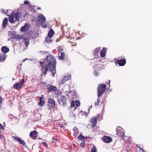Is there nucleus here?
<instances>
[{"instance_id": "f257e3e1", "label": "nucleus", "mask_w": 152, "mask_h": 152, "mask_svg": "<svg viewBox=\"0 0 152 152\" xmlns=\"http://www.w3.org/2000/svg\"><path fill=\"white\" fill-rule=\"evenodd\" d=\"M39 63L41 66H42L41 76H42L44 74L45 76L48 70H49L52 73V75L54 76L56 73V61L53 56L49 55L44 59L43 62H40Z\"/></svg>"}, {"instance_id": "f03ea898", "label": "nucleus", "mask_w": 152, "mask_h": 152, "mask_svg": "<svg viewBox=\"0 0 152 152\" xmlns=\"http://www.w3.org/2000/svg\"><path fill=\"white\" fill-rule=\"evenodd\" d=\"M106 86L104 84H99L98 87V95L99 97L101 96L105 92L106 89Z\"/></svg>"}, {"instance_id": "7ed1b4c3", "label": "nucleus", "mask_w": 152, "mask_h": 152, "mask_svg": "<svg viewBox=\"0 0 152 152\" xmlns=\"http://www.w3.org/2000/svg\"><path fill=\"white\" fill-rule=\"evenodd\" d=\"M47 104L49 109H50L55 108L56 105L55 102V100L52 98H50L48 99Z\"/></svg>"}, {"instance_id": "20e7f679", "label": "nucleus", "mask_w": 152, "mask_h": 152, "mask_svg": "<svg viewBox=\"0 0 152 152\" xmlns=\"http://www.w3.org/2000/svg\"><path fill=\"white\" fill-rule=\"evenodd\" d=\"M117 134L119 136L123 137L124 135V129L120 126H118L116 129Z\"/></svg>"}, {"instance_id": "39448f33", "label": "nucleus", "mask_w": 152, "mask_h": 152, "mask_svg": "<svg viewBox=\"0 0 152 152\" xmlns=\"http://www.w3.org/2000/svg\"><path fill=\"white\" fill-rule=\"evenodd\" d=\"M25 82L24 79H22L19 81V83H17L15 84L13 86V88L17 90L20 89L21 88L23 84Z\"/></svg>"}, {"instance_id": "423d86ee", "label": "nucleus", "mask_w": 152, "mask_h": 152, "mask_svg": "<svg viewBox=\"0 0 152 152\" xmlns=\"http://www.w3.org/2000/svg\"><path fill=\"white\" fill-rule=\"evenodd\" d=\"M99 116V114H98L96 116H94L90 120V122L92 124V127H94L97 124V120Z\"/></svg>"}, {"instance_id": "0eeeda50", "label": "nucleus", "mask_w": 152, "mask_h": 152, "mask_svg": "<svg viewBox=\"0 0 152 152\" xmlns=\"http://www.w3.org/2000/svg\"><path fill=\"white\" fill-rule=\"evenodd\" d=\"M46 20V18L45 17L42 15L40 14V15L39 16L37 20V24H41L42 23H44Z\"/></svg>"}, {"instance_id": "6e6552de", "label": "nucleus", "mask_w": 152, "mask_h": 152, "mask_svg": "<svg viewBox=\"0 0 152 152\" xmlns=\"http://www.w3.org/2000/svg\"><path fill=\"white\" fill-rule=\"evenodd\" d=\"M71 75H67L64 76L63 79H62L59 82L60 85H62L64 84L66 81L71 79Z\"/></svg>"}, {"instance_id": "1a4fd4ad", "label": "nucleus", "mask_w": 152, "mask_h": 152, "mask_svg": "<svg viewBox=\"0 0 152 152\" xmlns=\"http://www.w3.org/2000/svg\"><path fill=\"white\" fill-rule=\"evenodd\" d=\"M116 65L118 64L119 66H123L126 64V61L125 59H122L120 60H117L115 61Z\"/></svg>"}, {"instance_id": "9d476101", "label": "nucleus", "mask_w": 152, "mask_h": 152, "mask_svg": "<svg viewBox=\"0 0 152 152\" xmlns=\"http://www.w3.org/2000/svg\"><path fill=\"white\" fill-rule=\"evenodd\" d=\"M102 139L104 142L106 143L110 142L113 140L112 138L111 137L106 136L102 137Z\"/></svg>"}, {"instance_id": "9b49d317", "label": "nucleus", "mask_w": 152, "mask_h": 152, "mask_svg": "<svg viewBox=\"0 0 152 152\" xmlns=\"http://www.w3.org/2000/svg\"><path fill=\"white\" fill-rule=\"evenodd\" d=\"M29 26V23H26L25 24L24 26L21 27L20 30L22 32H25L28 30Z\"/></svg>"}, {"instance_id": "f8f14e48", "label": "nucleus", "mask_w": 152, "mask_h": 152, "mask_svg": "<svg viewBox=\"0 0 152 152\" xmlns=\"http://www.w3.org/2000/svg\"><path fill=\"white\" fill-rule=\"evenodd\" d=\"M57 88L55 86H50L47 88V91L48 92H55L57 90Z\"/></svg>"}, {"instance_id": "ddd939ff", "label": "nucleus", "mask_w": 152, "mask_h": 152, "mask_svg": "<svg viewBox=\"0 0 152 152\" xmlns=\"http://www.w3.org/2000/svg\"><path fill=\"white\" fill-rule=\"evenodd\" d=\"M37 133V131L35 130L31 132L29 134L30 137L32 139H36L37 137V136L36 135Z\"/></svg>"}, {"instance_id": "4468645a", "label": "nucleus", "mask_w": 152, "mask_h": 152, "mask_svg": "<svg viewBox=\"0 0 152 152\" xmlns=\"http://www.w3.org/2000/svg\"><path fill=\"white\" fill-rule=\"evenodd\" d=\"M7 56L3 53H0V62H2L5 61Z\"/></svg>"}, {"instance_id": "2eb2a0df", "label": "nucleus", "mask_w": 152, "mask_h": 152, "mask_svg": "<svg viewBox=\"0 0 152 152\" xmlns=\"http://www.w3.org/2000/svg\"><path fill=\"white\" fill-rule=\"evenodd\" d=\"M9 49L8 48L7 46H2L1 48V51L4 53V54H5V53L8 52L9 51Z\"/></svg>"}, {"instance_id": "dca6fc26", "label": "nucleus", "mask_w": 152, "mask_h": 152, "mask_svg": "<svg viewBox=\"0 0 152 152\" xmlns=\"http://www.w3.org/2000/svg\"><path fill=\"white\" fill-rule=\"evenodd\" d=\"M65 54L64 53H62L60 54L58 53V58L59 60H64L65 59Z\"/></svg>"}, {"instance_id": "f3484780", "label": "nucleus", "mask_w": 152, "mask_h": 152, "mask_svg": "<svg viewBox=\"0 0 152 152\" xmlns=\"http://www.w3.org/2000/svg\"><path fill=\"white\" fill-rule=\"evenodd\" d=\"M12 13L11 16H9V21L11 23H13L14 22V16L13 11H12Z\"/></svg>"}, {"instance_id": "a211bd4d", "label": "nucleus", "mask_w": 152, "mask_h": 152, "mask_svg": "<svg viewBox=\"0 0 152 152\" xmlns=\"http://www.w3.org/2000/svg\"><path fill=\"white\" fill-rule=\"evenodd\" d=\"M8 19L7 18H5L4 20L2 23V27L3 29H4L6 28V26L7 24Z\"/></svg>"}, {"instance_id": "6ab92c4d", "label": "nucleus", "mask_w": 152, "mask_h": 152, "mask_svg": "<svg viewBox=\"0 0 152 152\" xmlns=\"http://www.w3.org/2000/svg\"><path fill=\"white\" fill-rule=\"evenodd\" d=\"M106 53V50L105 48H103L100 53L101 56L103 57L105 56Z\"/></svg>"}, {"instance_id": "aec40b11", "label": "nucleus", "mask_w": 152, "mask_h": 152, "mask_svg": "<svg viewBox=\"0 0 152 152\" xmlns=\"http://www.w3.org/2000/svg\"><path fill=\"white\" fill-rule=\"evenodd\" d=\"M54 34V31L52 29H50L48 32V36L50 37H52Z\"/></svg>"}, {"instance_id": "412c9836", "label": "nucleus", "mask_w": 152, "mask_h": 152, "mask_svg": "<svg viewBox=\"0 0 152 152\" xmlns=\"http://www.w3.org/2000/svg\"><path fill=\"white\" fill-rule=\"evenodd\" d=\"M101 48H96L94 52V55L96 56H97Z\"/></svg>"}, {"instance_id": "4be33fe9", "label": "nucleus", "mask_w": 152, "mask_h": 152, "mask_svg": "<svg viewBox=\"0 0 152 152\" xmlns=\"http://www.w3.org/2000/svg\"><path fill=\"white\" fill-rule=\"evenodd\" d=\"M14 18L15 19V21H18L19 19V14L18 12H16L14 15Z\"/></svg>"}, {"instance_id": "5701e85b", "label": "nucleus", "mask_w": 152, "mask_h": 152, "mask_svg": "<svg viewBox=\"0 0 152 152\" xmlns=\"http://www.w3.org/2000/svg\"><path fill=\"white\" fill-rule=\"evenodd\" d=\"M39 102L38 104L39 106H40L41 107H42L44 106L45 104V102L44 100H39Z\"/></svg>"}, {"instance_id": "b1692460", "label": "nucleus", "mask_w": 152, "mask_h": 152, "mask_svg": "<svg viewBox=\"0 0 152 152\" xmlns=\"http://www.w3.org/2000/svg\"><path fill=\"white\" fill-rule=\"evenodd\" d=\"M51 38L52 37H50L47 36L45 38L46 41L48 43L52 42V40Z\"/></svg>"}, {"instance_id": "393cba45", "label": "nucleus", "mask_w": 152, "mask_h": 152, "mask_svg": "<svg viewBox=\"0 0 152 152\" xmlns=\"http://www.w3.org/2000/svg\"><path fill=\"white\" fill-rule=\"evenodd\" d=\"M24 44L27 47L29 45V39H24Z\"/></svg>"}, {"instance_id": "a878e982", "label": "nucleus", "mask_w": 152, "mask_h": 152, "mask_svg": "<svg viewBox=\"0 0 152 152\" xmlns=\"http://www.w3.org/2000/svg\"><path fill=\"white\" fill-rule=\"evenodd\" d=\"M61 99V101L64 105L66 103V97L64 96H62Z\"/></svg>"}, {"instance_id": "bb28decb", "label": "nucleus", "mask_w": 152, "mask_h": 152, "mask_svg": "<svg viewBox=\"0 0 152 152\" xmlns=\"http://www.w3.org/2000/svg\"><path fill=\"white\" fill-rule=\"evenodd\" d=\"M75 102L74 101H73L71 103V106L70 107H69H69H70L71 108H72V107H74V108L73 109V110H75L76 108V107H75Z\"/></svg>"}, {"instance_id": "cd10ccee", "label": "nucleus", "mask_w": 152, "mask_h": 152, "mask_svg": "<svg viewBox=\"0 0 152 152\" xmlns=\"http://www.w3.org/2000/svg\"><path fill=\"white\" fill-rule=\"evenodd\" d=\"M22 38V36L20 35H17L15 36V38L17 39H21Z\"/></svg>"}, {"instance_id": "c85d7f7f", "label": "nucleus", "mask_w": 152, "mask_h": 152, "mask_svg": "<svg viewBox=\"0 0 152 152\" xmlns=\"http://www.w3.org/2000/svg\"><path fill=\"white\" fill-rule=\"evenodd\" d=\"M78 138L79 140H81L82 141L84 140L85 139V137L81 135V134L79 135V136L78 137Z\"/></svg>"}, {"instance_id": "c756f323", "label": "nucleus", "mask_w": 152, "mask_h": 152, "mask_svg": "<svg viewBox=\"0 0 152 152\" xmlns=\"http://www.w3.org/2000/svg\"><path fill=\"white\" fill-rule=\"evenodd\" d=\"M19 142L23 146H25L26 145V143L23 140H21V139H20Z\"/></svg>"}, {"instance_id": "7c9ffc66", "label": "nucleus", "mask_w": 152, "mask_h": 152, "mask_svg": "<svg viewBox=\"0 0 152 152\" xmlns=\"http://www.w3.org/2000/svg\"><path fill=\"white\" fill-rule=\"evenodd\" d=\"M63 50V49L60 46L59 47L58 49V53L60 54V53H63L62 51Z\"/></svg>"}, {"instance_id": "2f4dec72", "label": "nucleus", "mask_w": 152, "mask_h": 152, "mask_svg": "<svg viewBox=\"0 0 152 152\" xmlns=\"http://www.w3.org/2000/svg\"><path fill=\"white\" fill-rule=\"evenodd\" d=\"M79 132H78V130H76L74 131V136L75 137H77L78 135H79Z\"/></svg>"}, {"instance_id": "473e14b6", "label": "nucleus", "mask_w": 152, "mask_h": 152, "mask_svg": "<svg viewBox=\"0 0 152 152\" xmlns=\"http://www.w3.org/2000/svg\"><path fill=\"white\" fill-rule=\"evenodd\" d=\"M75 103L76 105V107L79 106L80 104V101L78 100H76L75 102Z\"/></svg>"}, {"instance_id": "72a5a7b5", "label": "nucleus", "mask_w": 152, "mask_h": 152, "mask_svg": "<svg viewBox=\"0 0 152 152\" xmlns=\"http://www.w3.org/2000/svg\"><path fill=\"white\" fill-rule=\"evenodd\" d=\"M42 27L43 28H46L47 26V24L46 23H41Z\"/></svg>"}, {"instance_id": "f704fd0d", "label": "nucleus", "mask_w": 152, "mask_h": 152, "mask_svg": "<svg viewBox=\"0 0 152 152\" xmlns=\"http://www.w3.org/2000/svg\"><path fill=\"white\" fill-rule=\"evenodd\" d=\"M12 137L15 140L18 141H19V140H20V138L18 137H15L14 136H12Z\"/></svg>"}, {"instance_id": "c9c22d12", "label": "nucleus", "mask_w": 152, "mask_h": 152, "mask_svg": "<svg viewBox=\"0 0 152 152\" xmlns=\"http://www.w3.org/2000/svg\"><path fill=\"white\" fill-rule=\"evenodd\" d=\"M9 11V10H8L7 11V12H6V14H7V15L8 16H9V15H8V13H7V12H8ZM1 12L2 13H5V10H4V9H1Z\"/></svg>"}, {"instance_id": "e433bc0d", "label": "nucleus", "mask_w": 152, "mask_h": 152, "mask_svg": "<svg viewBox=\"0 0 152 152\" xmlns=\"http://www.w3.org/2000/svg\"><path fill=\"white\" fill-rule=\"evenodd\" d=\"M88 113H86V112H83V115H86V116H87V115H88V114L89 113V111H90V110H89V109L88 110Z\"/></svg>"}, {"instance_id": "4c0bfd02", "label": "nucleus", "mask_w": 152, "mask_h": 152, "mask_svg": "<svg viewBox=\"0 0 152 152\" xmlns=\"http://www.w3.org/2000/svg\"><path fill=\"white\" fill-rule=\"evenodd\" d=\"M99 99L98 98L97 99V102H95V105H98L100 101H99Z\"/></svg>"}, {"instance_id": "58836bf2", "label": "nucleus", "mask_w": 152, "mask_h": 152, "mask_svg": "<svg viewBox=\"0 0 152 152\" xmlns=\"http://www.w3.org/2000/svg\"><path fill=\"white\" fill-rule=\"evenodd\" d=\"M44 97V96L43 95H41L39 98V100H43V99Z\"/></svg>"}, {"instance_id": "ea45409f", "label": "nucleus", "mask_w": 152, "mask_h": 152, "mask_svg": "<svg viewBox=\"0 0 152 152\" xmlns=\"http://www.w3.org/2000/svg\"><path fill=\"white\" fill-rule=\"evenodd\" d=\"M1 129H4V128L2 124H1V123H0V130Z\"/></svg>"}, {"instance_id": "a19ab883", "label": "nucleus", "mask_w": 152, "mask_h": 152, "mask_svg": "<svg viewBox=\"0 0 152 152\" xmlns=\"http://www.w3.org/2000/svg\"><path fill=\"white\" fill-rule=\"evenodd\" d=\"M29 4V2L27 1H24V4Z\"/></svg>"}, {"instance_id": "79ce46f5", "label": "nucleus", "mask_w": 152, "mask_h": 152, "mask_svg": "<svg viewBox=\"0 0 152 152\" xmlns=\"http://www.w3.org/2000/svg\"><path fill=\"white\" fill-rule=\"evenodd\" d=\"M81 145L83 146H85V144L84 143H82L81 144Z\"/></svg>"}, {"instance_id": "37998d69", "label": "nucleus", "mask_w": 152, "mask_h": 152, "mask_svg": "<svg viewBox=\"0 0 152 152\" xmlns=\"http://www.w3.org/2000/svg\"><path fill=\"white\" fill-rule=\"evenodd\" d=\"M46 142H44L42 143V144L43 145H45L46 146H47V145L46 144Z\"/></svg>"}, {"instance_id": "c03bdc74", "label": "nucleus", "mask_w": 152, "mask_h": 152, "mask_svg": "<svg viewBox=\"0 0 152 152\" xmlns=\"http://www.w3.org/2000/svg\"><path fill=\"white\" fill-rule=\"evenodd\" d=\"M139 148V149H141L142 150V149H141L140 147L139 146H137V149Z\"/></svg>"}, {"instance_id": "a18cd8bd", "label": "nucleus", "mask_w": 152, "mask_h": 152, "mask_svg": "<svg viewBox=\"0 0 152 152\" xmlns=\"http://www.w3.org/2000/svg\"><path fill=\"white\" fill-rule=\"evenodd\" d=\"M28 15V13L27 12H26L25 13V15L26 16L27 15Z\"/></svg>"}, {"instance_id": "49530a36", "label": "nucleus", "mask_w": 152, "mask_h": 152, "mask_svg": "<svg viewBox=\"0 0 152 152\" xmlns=\"http://www.w3.org/2000/svg\"><path fill=\"white\" fill-rule=\"evenodd\" d=\"M37 10H41V7H37Z\"/></svg>"}, {"instance_id": "de8ad7c7", "label": "nucleus", "mask_w": 152, "mask_h": 152, "mask_svg": "<svg viewBox=\"0 0 152 152\" xmlns=\"http://www.w3.org/2000/svg\"><path fill=\"white\" fill-rule=\"evenodd\" d=\"M30 6V8H31V7H32V6H31V4L30 5V6Z\"/></svg>"}, {"instance_id": "09e8293b", "label": "nucleus", "mask_w": 152, "mask_h": 152, "mask_svg": "<svg viewBox=\"0 0 152 152\" xmlns=\"http://www.w3.org/2000/svg\"><path fill=\"white\" fill-rule=\"evenodd\" d=\"M57 95H58V93L57 94H56Z\"/></svg>"}, {"instance_id": "8fccbe9b", "label": "nucleus", "mask_w": 152, "mask_h": 152, "mask_svg": "<svg viewBox=\"0 0 152 152\" xmlns=\"http://www.w3.org/2000/svg\"><path fill=\"white\" fill-rule=\"evenodd\" d=\"M110 81L109 80V82L110 83Z\"/></svg>"}]
</instances>
